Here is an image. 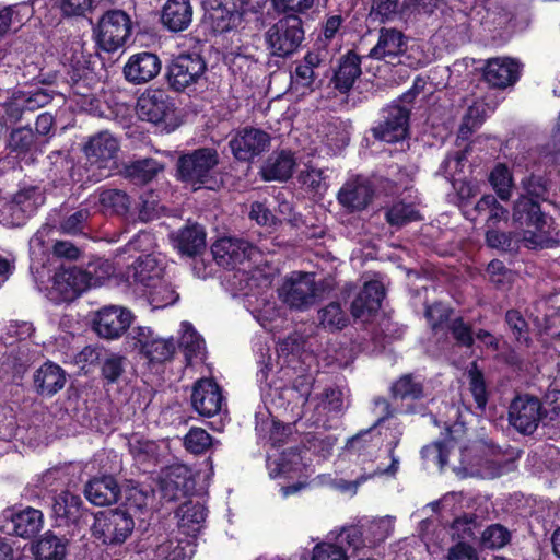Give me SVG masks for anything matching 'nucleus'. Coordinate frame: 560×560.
<instances>
[{
	"label": "nucleus",
	"mask_w": 560,
	"mask_h": 560,
	"mask_svg": "<svg viewBox=\"0 0 560 560\" xmlns=\"http://www.w3.org/2000/svg\"><path fill=\"white\" fill-rule=\"evenodd\" d=\"M478 448L463 447L453 438L427 445L421 456L427 468L443 470L450 466L458 478L475 477L493 479L511 470L513 460H503L502 455L492 451L490 456H477Z\"/></svg>",
	"instance_id": "1"
},
{
	"label": "nucleus",
	"mask_w": 560,
	"mask_h": 560,
	"mask_svg": "<svg viewBox=\"0 0 560 560\" xmlns=\"http://www.w3.org/2000/svg\"><path fill=\"white\" fill-rule=\"evenodd\" d=\"M229 281L235 294L246 298V307L256 320L265 329L272 331V323L280 317V310L267 294L272 283L271 272L260 266L253 270L237 269Z\"/></svg>",
	"instance_id": "2"
},
{
	"label": "nucleus",
	"mask_w": 560,
	"mask_h": 560,
	"mask_svg": "<svg viewBox=\"0 0 560 560\" xmlns=\"http://www.w3.org/2000/svg\"><path fill=\"white\" fill-rule=\"evenodd\" d=\"M512 222L515 236L529 249L551 247L557 232L551 218L544 214L538 201L520 195L513 205Z\"/></svg>",
	"instance_id": "3"
},
{
	"label": "nucleus",
	"mask_w": 560,
	"mask_h": 560,
	"mask_svg": "<svg viewBox=\"0 0 560 560\" xmlns=\"http://www.w3.org/2000/svg\"><path fill=\"white\" fill-rule=\"evenodd\" d=\"M155 240L150 232L138 233L128 244L117 250V257L125 253H145L137 258L130 266L125 275H121L128 283L139 285L142 291L152 285H158L164 278L165 271V257L158 252H154Z\"/></svg>",
	"instance_id": "4"
},
{
	"label": "nucleus",
	"mask_w": 560,
	"mask_h": 560,
	"mask_svg": "<svg viewBox=\"0 0 560 560\" xmlns=\"http://www.w3.org/2000/svg\"><path fill=\"white\" fill-rule=\"evenodd\" d=\"M126 345L152 366L171 361L177 349L173 337L163 338L148 326L132 327L126 335Z\"/></svg>",
	"instance_id": "5"
},
{
	"label": "nucleus",
	"mask_w": 560,
	"mask_h": 560,
	"mask_svg": "<svg viewBox=\"0 0 560 560\" xmlns=\"http://www.w3.org/2000/svg\"><path fill=\"white\" fill-rule=\"evenodd\" d=\"M118 139L108 131L92 136L83 151L95 182L106 178L118 167Z\"/></svg>",
	"instance_id": "6"
},
{
	"label": "nucleus",
	"mask_w": 560,
	"mask_h": 560,
	"mask_svg": "<svg viewBox=\"0 0 560 560\" xmlns=\"http://www.w3.org/2000/svg\"><path fill=\"white\" fill-rule=\"evenodd\" d=\"M135 521L128 511L119 508L98 512L92 525V536L102 545L124 544L132 534Z\"/></svg>",
	"instance_id": "7"
},
{
	"label": "nucleus",
	"mask_w": 560,
	"mask_h": 560,
	"mask_svg": "<svg viewBox=\"0 0 560 560\" xmlns=\"http://www.w3.org/2000/svg\"><path fill=\"white\" fill-rule=\"evenodd\" d=\"M304 39L302 20L296 15H288L265 33L267 48L272 56L288 57L293 54Z\"/></svg>",
	"instance_id": "8"
},
{
	"label": "nucleus",
	"mask_w": 560,
	"mask_h": 560,
	"mask_svg": "<svg viewBox=\"0 0 560 560\" xmlns=\"http://www.w3.org/2000/svg\"><path fill=\"white\" fill-rule=\"evenodd\" d=\"M70 52V56L65 54V58L70 68L71 88L74 94L86 97L90 95L91 89L100 81L95 71L98 59L96 56L86 52L83 45L79 42L71 45Z\"/></svg>",
	"instance_id": "9"
},
{
	"label": "nucleus",
	"mask_w": 560,
	"mask_h": 560,
	"mask_svg": "<svg viewBox=\"0 0 560 560\" xmlns=\"http://www.w3.org/2000/svg\"><path fill=\"white\" fill-rule=\"evenodd\" d=\"M218 163L219 156L214 149H198L179 158L178 174L183 182L200 187L211 178Z\"/></svg>",
	"instance_id": "10"
},
{
	"label": "nucleus",
	"mask_w": 560,
	"mask_h": 560,
	"mask_svg": "<svg viewBox=\"0 0 560 560\" xmlns=\"http://www.w3.org/2000/svg\"><path fill=\"white\" fill-rule=\"evenodd\" d=\"M325 72L324 59L318 51H308L302 59L296 60L290 72V90L292 93L304 96L322 84Z\"/></svg>",
	"instance_id": "11"
},
{
	"label": "nucleus",
	"mask_w": 560,
	"mask_h": 560,
	"mask_svg": "<svg viewBox=\"0 0 560 560\" xmlns=\"http://www.w3.org/2000/svg\"><path fill=\"white\" fill-rule=\"evenodd\" d=\"M213 257L218 265L224 268L253 270L250 266L253 259L259 255V252L248 242L235 237L219 238L211 247Z\"/></svg>",
	"instance_id": "12"
},
{
	"label": "nucleus",
	"mask_w": 560,
	"mask_h": 560,
	"mask_svg": "<svg viewBox=\"0 0 560 560\" xmlns=\"http://www.w3.org/2000/svg\"><path fill=\"white\" fill-rule=\"evenodd\" d=\"M43 513L34 508L7 509L0 516V533L23 539L34 538L43 527Z\"/></svg>",
	"instance_id": "13"
},
{
	"label": "nucleus",
	"mask_w": 560,
	"mask_h": 560,
	"mask_svg": "<svg viewBox=\"0 0 560 560\" xmlns=\"http://www.w3.org/2000/svg\"><path fill=\"white\" fill-rule=\"evenodd\" d=\"M133 319L135 316L128 308L108 305L94 314L92 327L98 337L117 340L127 332Z\"/></svg>",
	"instance_id": "14"
},
{
	"label": "nucleus",
	"mask_w": 560,
	"mask_h": 560,
	"mask_svg": "<svg viewBox=\"0 0 560 560\" xmlns=\"http://www.w3.org/2000/svg\"><path fill=\"white\" fill-rule=\"evenodd\" d=\"M130 34V19L121 10L108 11L100 20L97 40L100 46L108 52L122 47Z\"/></svg>",
	"instance_id": "15"
},
{
	"label": "nucleus",
	"mask_w": 560,
	"mask_h": 560,
	"mask_svg": "<svg viewBox=\"0 0 560 560\" xmlns=\"http://www.w3.org/2000/svg\"><path fill=\"white\" fill-rule=\"evenodd\" d=\"M280 300L291 308L304 310L315 302L314 276L308 272H292L278 290Z\"/></svg>",
	"instance_id": "16"
},
{
	"label": "nucleus",
	"mask_w": 560,
	"mask_h": 560,
	"mask_svg": "<svg viewBox=\"0 0 560 560\" xmlns=\"http://www.w3.org/2000/svg\"><path fill=\"white\" fill-rule=\"evenodd\" d=\"M206 16L214 32H228L242 22L245 13L244 0H202Z\"/></svg>",
	"instance_id": "17"
},
{
	"label": "nucleus",
	"mask_w": 560,
	"mask_h": 560,
	"mask_svg": "<svg viewBox=\"0 0 560 560\" xmlns=\"http://www.w3.org/2000/svg\"><path fill=\"white\" fill-rule=\"evenodd\" d=\"M137 114L141 120L153 125L167 124L175 107L164 90L155 89L144 92L137 102Z\"/></svg>",
	"instance_id": "18"
},
{
	"label": "nucleus",
	"mask_w": 560,
	"mask_h": 560,
	"mask_svg": "<svg viewBox=\"0 0 560 560\" xmlns=\"http://www.w3.org/2000/svg\"><path fill=\"white\" fill-rule=\"evenodd\" d=\"M410 109L399 104H393L383 110V120L372 129L378 140L395 143L408 135Z\"/></svg>",
	"instance_id": "19"
},
{
	"label": "nucleus",
	"mask_w": 560,
	"mask_h": 560,
	"mask_svg": "<svg viewBox=\"0 0 560 560\" xmlns=\"http://www.w3.org/2000/svg\"><path fill=\"white\" fill-rule=\"evenodd\" d=\"M206 62L197 54H180L168 67V82L176 91L196 83L205 73Z\"/></svg>",
	"instance_id": "20"
},
{
	"label": "nucleus",
	"mask_w": 560,
	"mask_h": 560,
	"mask_svg": "<svg viewBox=\"0 0 560 560\" xmlns=\"http://www.w3.org/2000/svg\"><path fill=\"white\" fill-rule=\"evenodd\" d=\"M70 544L71 537L58 524L34 540L30 550L34 560H66Z\"/></svg>",
	"instance_id": "21"
},
{
	"label": "nucleus",
	"mask_w": 560,
	"mask_h": 560,
	"mask_svg": "<svg viewBox=\"0 0 560 560\" xmlns=\"http://www.w3.org/2000/svg\"><path fill=\"white\" fill-rule=\"evenodd\" d=\"M509 419L518 432L532 434L542 419L541 402L533 396H517L510 405Z\"/></svg>",
	"instance_id": "22"
},
{
	"label": "nucleus",
	"mask_w": 560,
	"mask_h": 560,
	"mask_svg": "<svg viewBox=\"0 0 560 560\" xmlns=\"http://www.w3.org/2000/svg\"><path fill=\"white\" fill-rule=\"evenodd\" d=\"M270 136L266 131L246 127L237 130L230 140V148L238 161H250L270 147Z\"/></svg>",
	"instance_id": "23"
},
{
	"label": "nucleus",
	"mask_w": 560,
	"mask_h": 560,
	"mask_svg": "<svg viewBox=\"0 0 560 560\" xmlns=\"http://www.w3.org/2000/svg\"><path fill=\"white\" fill-rule=\"evenodd\" d=\"M161 71V60L149 51L133 54L124 66V75L132 84H144Z\"/></svg>",
	"instance_id": "24"
},
{
	"label": "nucleus",
	"mask_w": 560,
	"mask_h": 560,
	"mask_svg": "<svg viewBox=\"0 0 560 560\" xmlns=\"http://www.w3.org/2000/svg\"><path fill=\"white\" fill-rule=\"evenodd\" d=\"M89 288V273L78 267L62 269L54 277L52 292L59 301H72Z\"/></svg>",
	"instance_id": "25"
},
{
	"label": "nucleus",
	"mask_w": 560,
	"mask_h": 560,
	"mask_svg": "<svg viewBox=\"0 0 560 560\" xmlns=\"http://www.w3.org/2000/svg\"><path fill=\"white\" fill-rule=\"evenodd\" d=\"M383 298L384 285L381 281L365 282L351 304L352 316L361 322H368L380 310Z\"/></svg>",
	"instance_id": "26"
},
{
	"label": "nucleus",
	"mask_w": 560,
	"mask_h": 560,
	"mask_svg": "<svg viewBox=\"0 0 560 560\" xmlns=\"http://www.w3.org/2000/svg\"><path fill=\"white\" fill-rule=\"evenodd\" d=\"M191 401L195 410L203 417L217 415L222 407L223 397L219 386L208 378L198 381L194 387Z\"/></svg>",
	"instance_id": "27"
},
{
	"label": "nucleus",
	"mask_w": 560,
	"mask_h": 560,
	"mask_svg": "<svg viewBox=\"0 0 560 560\" xmlns=\"http://www.w3.org/2000/svg\"><path fill=\"white\" fill-rule=\"evenodd\" d=\"M372 196L373 188L370 182L362 176H355L340 188L338 201L345 208L357 211L364 209L371 202Z\"/></svg>",
	"instance_id": "28"
},
{
	"label": "nucleus",
	"mask_w": 560,
	"mask_h": 560,
	"mask_svg": "<svg viewBox=\"0 0 560 560\" xmlns=\"http://www.w3.org/2000/svg\"><path fill=\"white\" fill-rule=\"evenodd\" d=\"M178 518V534L196 540L207 516L205 504L187 498L175 511Z\"/></svg>",
	"instance_id": "29"
},
{
	"label": "nucleus",
	"mask_w": 560,
	"mask_h": 560,
	"mask_svg": "<svg viewBox=\"0 0 560 560\" xmlns=\"http://www.w3.org/2000/svg\"><path fill=\"white\" fill-rule=\"evenodd\" d=\"M151 549L154 560H190L196 551V540L177 533Z\"/></svg>",
	"instance_id": "30"
},
{
	"label": "nucleus",
	"mask_w": 560,
	"mask_h": 560,
	"mask_svg": "<svg viewBox=\"0 0 560 560\" xmlns=\"http://www.w3.org/2000/svg\"><path fill=\"white\" fill-rule=\"evenodd\" d=\"M520 74V65L508 57H497L488 60L483 77L494 88H505L516 82Z\"/></svg>",
	"instance_id": "31"
},
{
	"label": "nucleus",
	"mask_w": 560,
	"mask_h": 560,
	"mask_svg": "<svg viewBox=\"0 0 560 560\" xmlns=\"http://www.w3.org/2000/svg\"><path fill=\"white\" fill-rule=\"evenodd\" d=\"M407 49V38L401 31L383 27L376 45L370 50L369 57L373 59H388L400 57Z\"/></svg>",
	"instance_id": "32"
},
{
	"label": "nucleus",
	"mask_w": 560,
	"mask_h": 560,
	"mask_svg": "<svg viewBox=\"0 0 560 560\" xmlns=\"http://www.w3.org/2000/svg\"><path fill=\"white\" fill-rule=\"evenodd\" d=\"M45 0H30L0 8V39L16 32L34 14L35 5Z\"/></svg>",
	"instance_id": "33"
},
{
	"label": "nucleus",
	"mask_w": 560,
	"mask_h": 560,
	"mask_svg": "<svg viewBox=\"0 0 560 560\" xmlns=\"http://www.w3.org/2000/svg\"><path fill=\"white\" fill-rule=\"evenodd\" d=\"M83 471L81 464H67L47 469L42 475H38L33 480L35 488H49V487H75L74 478H80Z\"/></svg>",
	"instance_id": "34"
},
{
	"label": "nucleus",
	"mask_w": 560,
	"mask_h": 560,
	"mask_svg": "<svg viewBox=\"0 0 560 560\" xmlns=\"http://www.w3.org/2000/svg\"><path fill=\"white\" fill-rule=\"evenodd\" d=\"M295 165L296 162L291 151H276L265 161L260 173L265 180L283 182L292 176Z\"/></svg>",
	"instance_id": "35"
},
{
	"label": "nucleus",
	"mask_w": 560,
	"mask_h": 560,
	"mask_svg": "<svg viewBox=\"0 0 560 560\" xmlns=\"http://www.w3.org/2000/svg\"><path fill=\"white\" fill-rule=\"evenodd\" d=\"M192 20L189 0H167L162 9L161 21L172 32L186 30Z\"/></svg>",
	"instance_id": "36"
},
{
	"label": "nucleus",
	"mask_w": 560,
	"mask_h": 560,
	"mask_svg": "<svg viewBox=\"0 0 560 560\" xmlns=\"http://www.w3.org/2000/svg\"><path fill=\"white\" fill-rule=\"evenodd\" d=\"M66 384V373L57 364L46 362L34 373V386L38 394L52 396Z\"/></svg>",
	"instance_id": "37"
},
{
	"label": "nucleus",
	"mask_w": 560,
	"mask_h": 560,
	"mask_svg": "<svg viewBox=\"0 0 560 560\" xmlns=\"http://www.w3.org/2000/svg\"><path fill=\"white\" fill-rule=\"evenodd\" d=\"M302 456L295 450L284 451L281 454L269 456L267 469L272 479L293 478L302 469Z\"/></svg>",
	"instance_id": "38"
},
{
	"label": "nucleus",
	"mask_w": 560,
	"mask_h": 560,
	"mask_svg": "<svg viewBox=\"0 0 560 560\" xmlns=\"http://www.w3.org/2000/svg\"><path fill=\"white\" fill-rule=\"evenodd\" d=\"M205 237L203 229L198 224L187 225L170 234L174 247L187 256H194L205 247Z\"/></svg>",
	"instance_id": "39"
},
{
	"label": "nucleus",
	"mask_w": 560,
	"mask_h": 560,
	"mask_svg": "<svg viewBox=\"0 0 560 560\" xmlns=\"http://www.w3.org/2000/svg\"><path fill=\"white\" fill-rule=\"evenodd\" d=\"M361 74V61L357 54L348 52L340 59L334 75L335 88L341 93L348 92Z\"/></svg>",
	"instance_id": "40"
},
{
	"label": "nucleus",
	"mask_w": 560,
	"mask_h": 560,
	"mask_svg": "<svg viewBox=\"0 0 560 560\" xmlns=\"http://www.w3.org/2000/svg\"><path fill=\"white\" fill-rule=\"evenodd\" d=\"M162 170L163 164L154 159L147 158L126 164L121 174L133 184L144 185L155 178Z\"/></svg>",
	"instance_id": "41"
},
{
	"label": "nucleus",
	"mask_w": 560,
	"mask_h": 560,
	"mask_svg": "<svg viewBox=\"0 0 560 560\" xmlns=\"http://www.w3.org/2000/svg\"><path fill=\"white\" fill-rule=\"evenodd\" d=\"M57 230L50 224H44L30 240L31 259L34 264L44 266L52 250Z\"/></svg>",
	"instance_id": "42"
},
{
	"label": "nucleus",
	"mask_w": 560,
	"mask_h": 560,
	"mask_svg": "<svg viewBox=\"0 0 560 560\" xmlns=\"http://www.w3.org/2000/svg\"><path fill=\"white\" fill-rule=\"evenodd\" d=\"M179 347L183 349L186 361L191 364L194 360L203 361L206 346L191 324L183 322L180 325Z\"/></svg>",
	"instance_id": "43"
},
{
	"label": "nucleus",
	"mask_w": 560,
	"mask_h": 560,
	"mask_svg": "<svg viewBox=\"0 0 560 560\" xmlns=\"http://www.w3.org/2000/svg\"><path fill=\"white\" fill-rule=\"evenodd\" d=\"M398 468H399V458H397L393 454H390V464L385 469H382V470L377 469L373 474L363 475L360 478H357L355 480H351V481L343 480V479H341L339 481H335L330 477L319 476V477H317L318 481L316 483H314V486L315 487H317V486L332 487V488H336L337 490H352V489H355V488L362 486V482L364 480L374 478L376 476L385 475V476L393 477L397 472Z\"/></svg>",
	"instance_id": "44"
},
{
	"label": "nucleus",
	"mask_w": 560,
	"mask_h": 560,
	"mask_svg": "<svg viewBox=\"0 0 560 560\" xmlns=\"http://www.w3.org/2000/svg\"><path fill=\"white\" fill-rule=\"evenodd\" d=\"M97 201L105 214L126 215L131 207V199L128 194L116 188L98 191Z\"/></svg>",
	"instance_id": "45"
},
{
	"label": "nucleus",
	"mask_w": 560,
	"mask_h": 560,
	"mask_svg": "<svg viewBox=\"0 0 560 560\" xmlns=\"http://www.w3.org/2000/svg\"><path fill=\"white\" fill-rule=\"evenodd\" d=\"M480 522L475 513H463L454 518L450 526V533L453 540L457 542L465 541L469 544L477 539L480 532Z\"/></svg>",
	"instance_id": "46"
},
{
	"label": "nucleus",
	"mask_w": 560,
	"mask_h": 560,
	"mask_svg": "<svg viewBox=\"0 0 560 560\" xmlns=\"http://www.w3.org/2000/svg\"><path fill=\"white\" fill-rule=\"evenodd\" d=\"M474 211L482 217H486V224L489 228H494L501 221H506L509 211L498 202L493 195H485L476 203Z\"/></svg>",
	"instance_id": "47"
},
{
	"label": "nucleus",
	"mask_w": 560,
	"mask_h": 560,
	"mask_svg": "<svg viewBox=\"0 0 560 560\" xmlns=\"http://www.w3.org/2000/svg\"><path fill=\"white\" fill-rule=\"evenodd\" d=\"M312 380L308 376H301L295 380L292 387L284 388L280 397L288 400L291 410L302 408L311 395Z\"/></svg>",
	"instance_id": "48"
},
{
	"label": "nucleus",
	"mask_w": 560,
	"mask_h": 560,
	"mask_svg": "<svg viewBox=\"0 0 560 560\" xmlns=\"http://www.w3.org/2000/svg\"><path fill=\"white\" fill-rule=\"evenodd\" d=\"M373 10L382 21L407 20L412 13L411 5L405 0H377Z\"/></svg>",
	"instance_id": "49"
},
{
	"label": "nucleus",
	"mask_w": 560,
	"mask_h": 560,
	"mask_svg": "<svg viewBox=\"0 0 560 560\" xmlns=\"http://www.w3.org/2000/svg\"><path fill=\"white\" fill-rule=\"evenodd\" d=\"M489 182L501 200H509L512 196L513 176L509 167L498 164L489 174Z\"/></svg>",
	"instance_id": "50"
},
{
	"label": "nucleus",
	"mask_w": 560,
	"mask_h": 560,
	"mask_svg": "<svg viewBox=\"0 0 560 560\" xmlns=\"http://www.w3.org/2000/svg\"><path fill=\"white\" fill-rule=\"evenodd\" d=\"M143 292L148 295V300L153 308L166 307L174 304L178 299L177 293L164 279L158 285L149 287Z\"/></svg>",
	"instance_id": "51"
},
{
	"label": "nucleus",
	"mask_w": 560,
	"mask_h": 560,
	"mask_svg": "<svg viewBox=\"0 0 560 560\" xmlns=\"http://www.w3.org/2000/svg\"><path fill=\"white\" fill-rule=\"evenodd\" d=\"M392 390L395 397L418 399L423 395V385L419 376L407 374L393 385Z\"/></svg>",
	"instance_id": "52"
},
{
	"label": "nucleus",
	"mask_w": 560,
	"mask_h": 560,
	"mask_svg": "<svg viewBox=\"0 0 560 560\" xmlns=\"http://www.w3.org/2000/svg\"><path fill=\"white\" fill-rule=\"evenodd\" d=\"M319 322L328 330H341L348 324V316L339 303L332 302L319 311Z\"/></svg>",
	"instance_id": "53"
},
{
	"label": "nucleus",
	"mask_w": 560,
	"mask_h": 560,
	"mask_svg": "<svg viewBox=\"0 0 560 560\" xmlns=\"http://www.w3.org/2000/svg\"><path fill=\"white\" fill-rule=\"evenodd\" d=\"M511 540L510 530L501 524L489 525L482 533L480 545L486 549H500Z\"/></svg>",
	"instance_id": "54"
},
{
	"label": "nucleus",
	"mask_w": 560,
	"mask_h": 560,
	"mask_svg": "<svg viewBox=\"0 0 560 560\" xmlns=\"http://www.w3.org/2000/svg\"><path fill=\"white\" fill-rule=\"evenodd\" d=\"M84 272L89 273L90 288L102 285L106 280L112 277H119L116 273V267L107 259H97L89 264Z\"/></svg>",
	"instance_id": "55"
},
{
	"label": "nucleus",
	"mask_w": 560,
	"mask_h": 560,
	"mask_svg": "<svg viewBox=\"0 0 560 560\" xmlns=\"http://www.w3.org/2000/svg\"><path fill=\"white\" fill-rule=\"evenodd\" d=\"M366 539L363 525L346 526L337 537L339 546L347 545V551L348 549L357 551L363 547H369Z\"/></svg>",
	"instance_id": "56"
},
{
	"label": "nucleus",
	"mask_w": 560,
	"mask_h": 560,
	"mask_svg": "<svg viewBox=\"0 0 560 560\" xmlns=\"http://www.w3.org/2000/svg\"><path fill=\"white\" fill-rule=\"evenodd\" d=\"M34 144V133L28 127H21L12 130L8 147L19 156L28 153Z\"/></svg>",
	"instance_id": "57"
},
{
	"label": "nucleus",
	"mask_w": 560,
	"mask_h": 560,
	"mask_svg": "<svg viewBox=\"0 0 560 560\" xmlns=\"http://www.w3.org/2000/svg\"><path fill=\"white\" fill-rule=\"evenodd\" d=\"M26 112L19 92H14L11 98L0 105L1 125L8 126L18 122Z\"/></svg>",
	"instance_id": "58"
},
{
	"label": "nucleus",
	"mask_w": 560,
	"mask_h": 560,
	"mask_svg": "<svg viewBox=\"0 0 560 560\" xmlns=\"http://www.w3.org/2000/svg\"><path fill=\"white\" fill-rule=\"evenodd\" d=\"M387 222L390 225L401 226L408 222L419 219L418 212L412 205L398 202L393 205L386 212Z\"/></svg>",
	"instance_id": "59"
},
{
	"label": "nucleus",
	"mask_w": 560,
	"mask_h": 560,
	"mask_svg": "<svg viewBox=\"0 0 560 560\" xmlns=\"http://www.w3.org/2000/svg\"><path fill=\"white\" fill-rule=\"evenodd\" d=\"M487 244L497 249L501 250H514L522 245V242L515 236V231L512 234H506L489 228L486 233Z\"/></svg>",
	"instance_id": "60"
},
{
	"label": "nucleus",
	"mask_w": 560,
	"mask_h": 560,
	"mask_svg": "<svg viewBox=\"0 0 560 560\" xmlns=\"http://www.w3.org/2000/svg\"><path fill=\"white\" fill-rule=\"evenodd\" d=\"M12 200L30 215H32L37 208L44 203L42 192L35 187L20 190L14 195Z\"/></svg>",
	"instance_id": "61"
},
{
	"label": "nucleus",
	"mask_w": 560,
	"mask_h": 560,
	"mask_svg": "<svg viewBox=\"0 0 560 560\" xmlns=\"http://www.w3.org/2000/svg\"><path fill=\"white\" fill-rule=\"evenodd\" d=\"M187 451L194 454L206 452L212 444L210 434L201 428H191L184 440Z\"/></svg>",
	"instance_id": "62"
},
{
	"label": "nucleus",
	"mask_w": 560,
	"mask_h": 560,
	"mask_svg": "<svg viewBox=\"0 0 560 560\" xmlns=\"http://www.w3.org/2000/svg\"><path fill=\"white\" fill-rule=\"evenodd\" d=\"M469 387L476 401L477 408L483 410L487 405V388L481 372L477 369L476 363H472L469 370Z\"/></svg>",
	"instance_id": "63"
},
{
	"label": "nucleus",
	"mask_w": 560,
	"mask_h": 560,
	"mask_svg": "<svg viewBox=\"0 0 560 560\" xmlns=\"http://www.w3.org/2000/svg\"><path fill=\"white\" fill-rule=\"evenodd\" d=\"M312 560H348V556L343 546L319 542L313 549Z\"/></svg>",
	"instance_id": "64"
}]
</instances>
